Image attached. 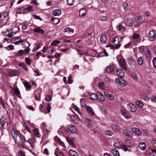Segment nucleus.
<instances>
[{
	"label": "nucleus",
	"instance_id": "obj_59",
	"mask_svg": "<svg viewBox=\"0 0 156 156\" xmlns=\"http://www.w3.org/2000/svg\"><path fill=\"white\" fill-rule=\"evenodd\" d=\"M100 20L102 21H107L108 20V18L106 16H102L101 17Z\"/></svg>",
	"mask_w": 156,
	"mask_h": 156
},
{
	"label": "nucleus",
	"instance_id": "obj_37",
	"mask_svg": "<svg viewBox=\"0 0 156 156\" xmlns=\"http://www.w3.org/2000/svg\"><path fill=\"white\" fill-rule=\"evenodd\" d=\"M114 145L115 147L118 148H120V147L121 146L120 142L118 141H115L114 143Z\"/></svg>",
	"mask_w": 156,
	"mask_h": 156
},
{
	"label": "nucleus",
	"instance_id": "obj_29",
	"mask_svg": "<svg viewBox=\"0 0 156 156\" xmlns=\"http://www.w3.org/2000/svg\"><path fill=\"white\" fill-rule=\"evenodd\" d=\"M69 153L72 156H78L79 154L75 151L73 150H70L69 151Z\"/></svg>",
	"mask_w": 156,
	"mask_h": 156
},
{
	"label": "nucleus",
	"instance_id": "obj_7",
	"mask_svg": "<svg viewBox=\"0 0 156 156\" xmlns=\"http://www.w3.org/2000/svg\"><path fill=\"white\" fill-rule=\"evenodd\" d=\"M132 130L134 134L137 136H140L141 135V132L138 128L133 127L132 129Z\"/></svg>",
	"mask_w": 156,
	"mask_h": 156
},
{
	"label": "nucleus",
	"instance_id": "obj_8",
	"mask_svg": "<svg viewBox=\"0 0 156 156\" xmlns=\"http://www.w3.org/2000/svg\"><path fill=\"white\" fill-rule=\"evenodd\" d=\"M111 128L115 132H119L121 129L120 126L115 124L112 125L111 126Z\"/></svg>",
	"mask_w": 156,
	"mask_h": 156
},
{
	"label": "nucleus",
	"instance_id": "obj_14",
	"mask_svg": "<svg viewBox=\"0 0 156 156\" xmlns=\"http://www.w3.org/2000/svg\"><path fill=\"white\" fill-rule=\"evenodd\" d=\"M128 105H129V106L130 111L131 112H134L136 111L137 108L134 105L129 104Z\"/></svg>",
	"mask_w": 156,
	"mask_h": 156
},
{
	"label": "nucleus",
	"instance_id": "obj_16",
	"mask_svg": "<svg viewBox=\"0 0 156 156\" xmlns=\"http://www.w3.org/2000/svg\"><path fill=\"white\" fill-rule=\"evenodd\" d=\"M33 7L32 5H30L27 7L24 8V13L27 14L33 11Z\"/></svg>",
	"mask_w": 156,
	"mask_h": 156
},
{
	"label": "nucleus",
	"instance_id": "obj_47",
	"mask_svg": "<svg viewBox=\"0 0 156 156\" xmlns=\"http://www.w3.org/2000/svg\"><path fill=\"white\" fill-rule=\"evenodd\" d=\"M105 134L106 135L109 136H111L113 135V132L110 130H108L105 131Z\"/></svg>",
	"mask_w": 156,
	"mask_h": 156
},
{
	"label": "nucleus",
	"instance_id": "obj_43",
	"mask_svg": "<svg viewBox=\"0 0 156 156\" xmlns=\"http://www.w3.org/2000/svg\"><path fill=\"white\" fill-rule=\"evenodd\" d=\"M99 87L102 89H105V84L103 82H100L98 84Z\"/></svg>",
	"mask_w": 156,
	"mask_h": 156
},
{
	"label": "nucleus",
	"instance_id": "obj_21",
	"mask_svg": "<svg viewBox=\"0 0 156 156\" xmlns=\"http://www.w3.org/2000/svg\"><path fill=\"white\" fill-rule=\"evenodd\" d=\"M71 120L75 124H77L79 122V120L75 115H72L70 117Z\"/></svg>",
	"mask_w": 156,
	"mask_h": 156
},
{
	"label": "nucleus",
	"instance_id": "obj_27",
	"mask_svg": "<svg viewBox=\"0 0 156 156\" xmlns=\"http://www.w3.org/2000/svg\"><path fill=\"white\" fill-rule=\"evenodd\" d=\"M19 66L20 67H22L23 68V69L27 71L28 70L27 67L26 66L24 62H20V63H19Z\"/></svg>",
	"mask_w": 156,
	"mask_h": 156
},
{
	"label": "nucleus",
	"instance_id": "obj_49",
	"mask_svg": "<svg viewBox=\"0 0 156 156\" xmlns=\"http://www.w3.org/2000/svg\"><path fill=\"white\" fill-rule=\"evenodd\" d=\"M71 31L73 33L74 32V30L70 28L66 27L64 30V32H67Z\"/></svg>",
	"mask_w": 156,
	"mask_h": 156
},
{
	"label": "nucleus",
	"instance_id": "obj_22",
	"mask_svg": "<svg viewBox=\"0 0 156 156\" xmlns=\"http://www.w3.org/2000/svg\"><path fill=\"white\" fill-rule=\"evenodd\" d=\"M34 135L36 137H39L40 136L41 134L39 133V130L37 128L34 129L33 130Z\"/></svg>",
	"mask_w": 156,
	"mask_h": 156
},
{
	"label": "nucleus",
	"instance_id": "obj_18",
	"mask_svg": "<svg viewBox=\"0 0 156 156\" xmlns=\"http://www.w3.org/2000/svg\"><path fill=\"white\" fill-rule=\"evenodd\" d=\"M61 14V11L59 9L55 10L53 11L52 14L55 16H59Z\"/></svg>",
	"mask_w": 156,
	"mask_h": 156
},
{
	"label": "nucleus",
	"instance_id": "obj_51",
	"mask_svg": "<svg viewBox=\"0 0 156 156\" xmlns=\"http://www.w3.org/2000/svg\"><path fill=\"white\" fill-rule=\"evenodd\" d=\"M25 59L27 64L28 65H30L31 64V62L28 58L26 57L25 58Z\"/></svg>",
	"mask_w": 156,
	"mask_h": 156
},
{
	"label": "nucleus",
	"instance_id": "obj_33",
	"mask_svg": "<svg viewBox=\"0 0 156 156\" xmlns=\"http://www.w3.org/2000/svg\"><path fill=\"white\" fill-rule=\"evenodd\" d=\"M117 28L118 30L123 31L125 30V27L122 25L121 24H119L117 27Z\"/></svg>",
	"mask_w": 156,
	"mask_h": 156
},
{
	"label": "nucleus",
	"instance_id": "obj_54",
	"mask_svg": "<svg viewBox=\"0 0 156 156\" xmlns=\"http://www.w3.org/2000/svg\"><path fill=\"white\" fill-rule=\"evenodd\" d=\"M58 143L59 144L61 145L63 147H66V146H65V144L63 142L61 141L60 138L58 139Z\"/></svg>",
	"mask_w": 156,
	"mask_h": 156
},
{
	"label": "nucleus",
	"instance_id": "obj_32",
	"mask_svg": "<svg viewBox=\"0 0 156 156\" xmlns=\"http://www.w3.org/2000/svg\"><path fill=\"white\" fill-rule=\"evenodd\" d=\"M135 104L136 105L138 106L139 107L141 108H142L144 106L143 103L139 101H136L135 102Z\"/></svg>",
	"mask_w": 156,
	"mask_h": 156
},
{
	"label": "nucleus",
	"instance_id": "obj_3",
	"mask_svg": "<svg viewBox=\"0 0 156 156\" xmlns=\"http://www.w3.org/2000/svg\"><path fill=\"white\" fill-rule=\"evenodd\" d=\"M115 82L118 86L121 87H125L127 84V82L122 79H116L115 80Z\"/></svg>",
	"mask_w": 156,
	"mask_h": 156
},
{
	"label": "nucleus",
	"instance_id": "obj_10",
	"mask_svg": "<svg viewBox=\"0 0 156 156\" xmlns=\"http://www.w3.org/2000/svg\"><path fill=\"white\" fill-rule=\"evenodd\" d=\"M68 128L69 130L72 133H76L77 132L76 128L73 125L71 124L69 125L68 126Z\"/></svg>",
	"mask_w": 156,
	"mask_h": 156
},
{
	"label": "nucleus",
	"instance_id": "obj_6",
	"mask_svg": "<svg viewBox=\"0 0 156 156\" xmlns=\"http://www.w3.org/2000/svg\"><path fill=\"white\" fill-rule=\"evenodd\" d=\"M20 75V72L19 71L14 70L10 71L9 73V75L11 77L14 76H19Z\"/></svg>",
	"mask_w": 156,
	"mask_h": 156
},
{
	"label": "nucleus",
	"instance_id": "obj_25",
	"mask_svg": "<svg viewBox=\"0 0 156 156\" xmlns=\"http://www.w3.org/2000/svg\"><path fill=\"white\" fill-rule=\"evenodd\" d=\"M85 122L87 124L88 127H90L92 124V122L91 119L89 118H87L85 121Z\"/></svg>",
	"mask_w": 156,
	"mask_h": 156
},
{
	"label": "nucleus",
	"instance_id": "obj_9",
	"mask_svg": "<svg viewBox=\"0 0 156 156\" xmlns=\"http://www.w3.org/2000/svg\"><path fill=\"white\" fill-rule=\"evenodd\" d=\"M104 94L106 98L108 100L112 101L115 99V97L113 94L104 92Z\"/></svg>",
	"mask_w": 156,
	"mask_h": 156
},
{
	"label": "nucleus",
	"instance_id": "obj_35",
	"mask_svg": "<svg viewBox=\"0 0 156 156\" xmlns=\"http://www.w3.org/2000/svg\"><path fill=\"white\" fill-rule=\"evenodd\" d=\"M114 70L113 67L112 66H108L107 68V72L108 73H111Z\"/></svg>",
	"mask_w": 156,
	"mask_h": 156
},
{
	"label": "nucleus",
	"instance_id": "obj_4",
	"mask_svg": "<svg viewBox=\"0 0 156 156\" xmlns=\"http://www.w3.org/2000/svg\"><path fill=\"white\" fill-rule=\"evenodd\" d=\"M120 112L122 115L127 119H129L131 117L130 113L125 109H122L120 111Z\"/></svg>",
	"mask_w": 156,
	"mask_h": 156
},
{
	"label": "nucleus",
	"instance_id": "obj_60",
	"mask_svg": "<svg viewBox=\"0 0 156 156\" xmlns=\"http://www.w3.org/2000/svg\"><path fill=\"white\" fill-rule=\"evenodd\" d=\"M120 148H121L123 150L125 151H127V148L124 145H121Z\"/></svg>",
	"mask_w": 156,
	"mask_h": 156
},
{
	"label": "nucleus",
	"instance_id": "obj_30",
	"mask_svg": "<svg viewBox=\"0 0 156 156\" xmlns=\"http://www.w3.org/2000/svg\"><path fill=\"white\" fill-rule=\"evenodd\" d=\"M111 152L114 156H119V151L116 149L112 150Z\"/></svg>",
	"mask_w": 156,
	"mask_h": 156
},
{
	"label": "nucleus",
	"instance_id": "obj_50",
	"mask_svg": "<svg viewBox=\"0 0 156 156\" xmlns=\"http://www.w3.org/2000/svg\"><path fill=\"white\" fill-rule=\"evenodd\" d=\"M141 97L142 99L146 101H147L149 99V98L147 96L145 95L144 94L141 95Z\"/></svg>",
	"mask_w": 156,
	"mask_h": 156
},
{
	"label": "nucleus",
	"instance_id": "obj_31",
	"mask_svg": "<svg viewBox=\"0 0 156 156\" xmlns=\"http://www.w3.org/2000/svg\"><path fill=\"white\" fill-rule=\"evenodd\" d=\"M51 20L55 24H57L60 21V20L59 19L56 18H52L51 19Z\"/></svg>",
	"mask_w": 156,
	"mask_h": 156
},
{
	"label": "nucleus",
	"instance_id": "obj_62",
	"mask_svg": "<svg viewBox=\"0 0 156 156\" xmlns=\"http://www.w3.org/2000/svg\"><path fill=\"white\" fill-rule=\"evenodd\" d=\"M23 42L24 41L23 40H21L20 41H16V42H15V44L16 45H19L21 43H23Z\"/></svg>",
	"mask_w": 156,
	"mask_h": 156
},
{
	"label": "nucleus",
	"instance_id": "obj_2",
	"mask_svg": "<svg viewBox=\"0 0 156 156\" xmlns=\"http://www.w3.org/2000/svg\"><path fill=\"white\" fill-rule=\"evenodd\" d=\"M11 133L12 138H13L16 144V143L17 137L18 136H20V133L17 130L14 129H12L11 131Z\"/></svg>",
	"mask_w": 156,
	"mask_h": 156
},
{
	"label": "nucleus",
	"instance_id": "obj_48",
	"mask_svg": "<svg viewBox=\"0 0 156 156\" xmlns=\"http://www.w3.org/2000/svg\"><path fill=\"white\" fill-rule=\"evenodd\" d=\"M151 152H150L149 153L150 156H154V153H156V149H151Z\"/></svg>",
	"mask_w": 156,
	"mask_h": 156
},
{
	"label": "nucleus",
	"instance_id": "obj_57",
	"mask_svg": "<svg viewBox=\"0 0 156 156\" xmlns=\"http://www.w3.org/2000/svg\"><path fill=\"white\" fill-rule=\"evenodd\" d=\"M72 77L71 75H69L68 79V83L69 84L72 83L73 82V80H72Z\"/></svg>",
	"mask_w": 156,
	"mask_h": 156
},
{
	"label": "nucleus",
	"instance_id": "obj_23",
	"mask_svg": "<svg viewBox=\"0 0 156 156\" xmlns=\"http://www.w3.org/2000/svg\"><path fill=\"white\" fill-rule=\"evenodd\" d=\"M90 99L96 100L98 99V95H97V93L96 94L91 93L90 94Z\"/></svg>",
	"mask_w": 156,
	"mask_h": 156
},
{
	"label": "nucleus",
	"instance_id": "obj_39",
	"mask_svg": "<svg viewBox=\"0 0 156 156\" xmlns=\"http://www.w3.org/2000/svg\"><path fill=\"white\" fill-rule=\"evenodd\" d=\"M14 90L16 95L18 96L20 94V92L19 89L17 87H15L14 88Z\"/></svg>",
	"mask_w": 156,
	"mask_h": 156
},
{
	"label": "nucleus",
	"instance_id": "obj_64",
	"mask_svg": "<svg viewBox=\"0 0 156 156\" xmlns=\"http://www.w3.org/2000/svg\"><path fill=\"white\" fill-rule=\"evenodd\" d=\"M19 156H25V153L23 151H20L18 153Z\"/></svg>",
	"mask_w": 156,
	"mask_h": 156
},
{
	"label": "nucleus",
	"instance_id": "obj_46",
	"mask_svg": "<svg viewBox=\"0 0 156 156\" xmlns=\"http://www.w3.org/2000/svg\"><path fill=\"white\" fill-rule=\"evenodd\" d=\"M60 42L61 41H55L51 44V45L55 46L57 44H59Z\"/></svg>",
	"mask_w": 156,
	"mask_h": 156
},
{
	"label": "nucleus",
	"instance_id": "obj_20",
	"mask_svg": "<svg viewBox=\"0 0 156 156\" xmlns=\"http://www.w3.org/2000/svg\"><path fill=\"white\" fill-rule=\"evenodd\" d=\"M126 25L129 26H131L133 24V20L131 18L127 19L126 20Z\"/></svg>",
	"mask_w": 156,
	"mask_h": 156
},
{
	"label": "nucleus",
	"instance_id": "obj_42",
	"mask_svg": "<svg viewBox=\"0 0 156 156\" xmlns=\"http://www.w3.org/2000/svg\"><path fill=\"white\" fill-rule=\"evenodd\" d=\"M75 0H67L68 4L70 6L73 5L75 3Z\"/></svg>",
	"mask_w": 156,
	"mask_h": 156
},
{
	"label": "nucleus",
	"instance_id": "obj_56",
	"mask_svg": "<svg viewBox=\"0 0 156 156\" xmlns=\"http://www.w3.org/2000/svg\"><path fill=\"white\" fill-rule=\"evenodd\" d=\"M138 64L139 65H142L143 63V61L141 58H139L138 59Z\"/></svg>",
	"mask_w": 156,
	"mask_h": 156
},
{
	"label": "nucleus",
	"instance_id": "obj_58",
	"mask_svg": "<svg viewBox=\"0 0 156 156\" xmlns=\"http://www.w3.org/2000/svg\"><path fill=\"white\" fill-rule=\"evenodd\" d=\"M0 124L2 127H4L5 125V122L3 119L2 118L0 119Z\"/></svg>",
	"mask_w": 156,
	"mask_h": 156
},
{
	"label": "nucleus",
	"instance_id": "obj_41",
	"mask_svg": "<svg viewBox=\"0 0 156 156\" xmlns=\"http://www.w3.org/2000/svg\"><path fill=\"white\" fill-rule=\"evenodd\" d=\"M23 83L27 89H31V86L28 83L24 82Z\"/></svg>",
	"mask_w": 156,
	"mask_h": 156
},
{
	"label": "nucleus",
	"instance_id": "obj_44",
	"mask_svg": "<svg viewBox=\"0 0 156 156\" xmlns=\"http://www.w3.org/2000/svg\"><path fill=\"white\" fill-rule=\"evenodd\" d=\"M127 61L128 63L130 65L134 64L135 63V61L131 58H129L128 59Z\"/></svg>",
	"mask_w": 156,
	"mask_h": 156
},
{
	"label": "nucleus",
	"instance_id": "obj_55",
	"mask_svg": "<svg viewBox=\"0 0 156 156\" xmlns=\"http://www.w3.org/2000/svg\"><path fill=\"white\" fill-rule=\"evenodd\" d=\"M145 57L147 58H148L151 55V53L150 51L147 50L145 52Z\"/></svg>",
	"mask_w": 156,
	"mask_h": 156
},
{
	"label": "nucleus",
	"instance_id": "obj_61",
	"mask_svg": "<svg viewBox=\"0 0 156 156\" xmlns=\"http://www.w3.org/2000/svg\"><path fill=\"white\" fill-rule=\"evenodd\" d=\"M46 99L48 101H51V95H47L46 96Z\"/></svg>",
	"mask_w": 156,
	"mask_h": 156
},
{
	"label": "nucleus",
	"instance_id": "obj_24",
	"mask_svg": "<svg viewBox=\"0 0 156 156\" xmlns=\"http://www.w3.org/2000/svg\"><path fill=\"white\" fill-rule=\"evenodd\" d=\"M139 147L142 150H144L146 148V145L144 142H141L139 144Z\"/></svg>",
	"mask_w": 156,
	"mask_h": 156
},
{
	"label": "nucleus",
	"instance_id": "obj_63",
	"mask_svg": "<svg viewBox=\"0 0 156 156\" xmlns=\"http://www.w3.org/2000/svg\"><path fill=\"white\" fill-rule=\"evenodd\" d=\"M153 64L154 66L156 68V57L154 58L153 60Z\"/></svg>",
	"mask_w": 156,
	"mask_h": 156
},
{
	"label": "nucleus",
	"instance_id": "obj_13",
	"mask_svg": "<svg viewBox=\"0 0 156 156\" xmlns=\"http://www.w3.org/2000/svg\"><path fill=\"white\" fill-rule=\"evenodd\" d=\"M116 72L117 75L120 77L123 78L125 76V73L122 69H118Z\"/></svg>",
	"mask_w": 156,
	"mask_h": 156
},
{
	"label": "nucleus",
	"instance_id": "obj_5",
	"mask_svg": "<svg viewBox=\"0 0 156 156\" xmlns=\"http://www.w3.org/2000/svg\"><path fill=\"white\" fill-rule=\"evenodd\" d=\"M120 67L123 70L127 69L125 60L123 58L119 59V62Z\"/></svg>",
	"mask_w": 156,
	"mask_h": 156
},
{
	"label": "nucleus",
	"instance_id": "obj_26",
	"mask_svg": "<svg viewBox=\"0 0 156 156\" xmlns=\"http://www.w3.org/2000/svg\"><path fill=\"white\" fill-rule=\"evenodd\" d=\"M66 138L67 142L70 144L71 146L73 147L74 146V141L70 138L66 137Z\"/></svg>",
	"mask_w": 156,
	"mask_h": 156
},
{
	"label": "nucleus",
	"instance_id": "obj_38",
	"mask_svg": "<svg viewBox=\"0 0 156 156\" xmlns=\"http://www.w3.org/2000/svg\"><path fill=\"white\" fill-rule=\"evenodd\" d=\"M34 140H35L33 138H31L29 139L27 141L28 143L30 144L31 146H33L34 145Z\"/></svg>",
	"mask_w": 156,
	"mask_h": 156
},
{
	"label": "nucleus",
	"instance_id": "obj_19",
	"mask_svg": "<svg viewBox=\"0 0 156 156\" xmlns=\"http://www.w3.org/2000/svg\"><path fill=\"white\" fill-rule=\"evenodd\" d=\"M97 95H98V99L100 101H103L105 99V97L103 94L100 92L97 93Z\"/></svg>",
	"mask_w": 156,
	"mask_h": 156
},
{
	"label": "nucleus",
	"instance_id": "obj_12",
	"mask_svg": "<svg viewBox=\"0 0 156 156\" xmlns=\"http://www.w3.org/2000/svg\"><path fill=\"white\" fill-rule=\"evenodd\" d=\"M86 109L87 112L90 115H94L95 113L91 107L89 106H87Z\"/></svg>",
	"mask_w": 156,
	"mask_h": 156
},
{
	"label": "nucleus",
	"instance_id": "obj_15",
	"mask_svg": "<svg viewBox=\"0 0 156 156\" xmlns=\"http://www.w3.org/2000/svg\"><path fill=\"white\" fill-rule=\"evenodd\" d=\"M149 36L151 38H156V31L154 30H151L149 33Z\"/></svg>",
	"mask_w": 156,
	"mask_h": 156
},
{
	"label": "nucleus",
	"instance_id": "obj_52",
	"mask_svg": "<svg viewBox=\"0 0 156 156\" xmlns=\"http://www.w3.org/2000/svg\"><path fill=\"white\" fill-rule=\"evenodd\" d=\"M40 97H41V93L40 92H38L37 95L35 94V97L36 99L38 101L40 100Z\"/></svg>",
	"mask_w": 156,
	"mask_h": 156
},
{
	"label": "nucleus",
	"instance_id": "obj_11",
	"mask_svg": "<svg viewBox=\"0 0 156 156\" xmlns=\"http://www.w3.org/2000/svg\"><path fill=\"white\" fill-rule=\"evenodd\" d=\"M107 41V37L105 34L102 35L100 37V41L103 44H105Z\"/></svg>",
	"mask_w": 156,
	"mask_h": 156
},
{
	"label": "nucleus",
	"instance_id": "obj_45",
	"mask_svg": "<svg viewBox=\"0 0 156 156\" xmlns=\"http://www.w3.org/2000/svg\"><path fill=\"white\" fill-rule=\"evenodd\" d=\"M131 76L134 79L137 80L138 78L136 73L135 72H133L131 73Z\"/></svg>",
	"mask_w": 156,
	"mask_h": 156
},
{
	"label": "nucleus",
	"instance_id": "obj_28",
	"mask_svg": "<svg viewBox=\"0 0 156 156\" xmlns=\"http://www.w3.org/2000/svg\"><path fill=\"white\" fill-rule=\"evenodd\" d=\"M34 31L36 33L44 34V30L39 28H36L34 30Z\"/></svg>",
	"mask_w": 156,
	"mask_h": 156
},
{
	"label": "nucleus",
	"instance_id": "obj_34",
	"mask_svg": "<svg viewBox=\"0 0 156 156\" xmlns=\"http://www.w3.org/2000/svg\"><path fill=\"white\" fill-rule=\"evenodd\" d=\"M123 7L124 10H127L129 9V4L126 2H124L123 4Z\"/></svg>",
	"mask_w": 156,
	"mask_h": 156
},
{
	"label": "nucleus",
	"instance_id": "obj_17",
	"mask_svg": "<svg viewBox=\"0 0 156 156\" xmlns=\"http://www.w3.org/2000/svg\"><path fill=\"white\" fill-rule=\"evenodd\" d=\"M87 10L85 9H81L79 12V15L80 16H85L87 14Z\"/></svg>",
	"mask_w": 156,
	"mask_h": 156
},
{
	"label": "nucleus",
	"instance_id": "obj_40",
	"mask_svg": "<svg viewBox=\"0 0 156 156\" xmlns=\"http://www.w3.org/2000/svg\"><path fill=\"white\" fill-rule=\"evenodd\" d=\"M17 11L19 13H25L24 8L23 7H21L18 9Z\"/></svg>",
	"mask_w": 156,
	"mask_h": 156
},
{
	"label": "nucleus",
	"instance_id": "obj_53",
	"mask_svg": "<svg viewBox=\"0 0 156 156\" xmlns=\"http://www.w3.org/2000/svg\"><path fill=\"white\" fill-rule=\"evenodd\" d=\"M23 44L25 46L26 48H29L30 45V44L27 41L23 42Z\"/></svg>",
	"mask_w": 156,
	"mask_h": 156
},
{
	"label": "nucleus",
	"instance_id": "obj_1",
	"mask_svg": "<svg viewBox=\"0 0 156 156\" xmlns=\"http://www.w3.org/2000/svg\"><path fill=\"white\" fill-rule=\"evenodd\" d=\"M122 133L125 136L129 138H132L133 136V134L131 131L126 129L122 130Z\"/></svg>",
	"mask_w": 156,
	"mask_h": 156
},
{
	"label": "nucleus",
	"instance_id": "obj_36",
	"mask_svg": "<svg viewBox=\"0 0 156 156\" xmlns=\"http://www.w3.org/2000/svg\"><path fill=\"white\" fill-rule=\"evenodd\" d=\"M80 103L81 106L83 107H84L86 105L85 100L83 98H81L80 100Z\"/></svg>",
	"mask_w": 156,
	"mask_h": 156
}]
</instances>
